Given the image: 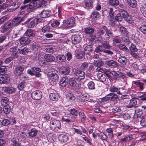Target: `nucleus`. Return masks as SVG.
<instances>
[{
    "instance_id": "nucleus-29",
    "label": "nucleus",
    "mask_w": 146,
    "mask_h": 146,
    "mask_svg": "<svg viewBox=\"0 0 146 146\" xmlns=\"http://www.w3.org/2000/svg\"><path fill=\"white\" fill-rule=\"evenodd\" d=\"M50 99L53 101H57L59 98V95L56 93H51L50 94Z\"/></svg>"
},
{
    "instance_id": "nucleus-27",
    "label": "nucleus",
    "mask_w": 146,
    "mask_h": 146,
    "mask_svg": "<svg viewBox=\"0 0 146 146\" xmlns=\"http://www.w3.org/2000/svg\"><path fill=\"white\" fill-rule=\"evenodd\" d=\"M57 61L60 62H64L66 60V56L60 54L56 56Z\"/></svg>"
},
{
    "instance_id": "nucleus-13",
    "label": "nucleus",
    "mask_w": 146,
    "mask_h": 146,
    "mask_svg": "<svg viewBox=\"0 0 146 146\" xmlns=\"http://www.w3.org/2000/svg\"><path fill=\"white\" fill-rule=\"evenodd\" d=\"M19 41L21 44L26 45L30 42L31 40L27 37H23L20 39Z\"/></svg>"
},
{
    "instance_id": "nucleus-36",
    "label": "nucleus",
    "mask_w": 146,
    "mask_h": 146,
    "mask_svg": "<svg viewBox=\"0 0 146 146\" xmlns=\"http://www.w3.org/2000/svg\"><path fill=\"white\" fill-rule=\"evenodd\" d=\"M134 84L137 86L139 87L140 90H143L144 89V84L139 81L134 82Z\"/></svg>"
},
{
    "instance_id": "nucleus-56",
    "label": "nucleus",
    "mask_w": 146,
    "mask_h": 146,
    "mask_svg": "<svg viewBox=\"0 0 146 146\" xmlns=\"http://www.w3.org/2000/svg\"><path fill=\"white\" fill-rule=\"evenodd\" d=\"M89 99V96L87 94H84L82 95V97L81 98V102L86 101H88Z\"/></svg>"
},
{
    "instance_id": "nucleus-30",
    "label": "nucleus",
    "mask_w": 146,
    "mask_h": 146,
    "mask_svg": "<svg viewBox=\"0 0 146 146\" xmlns=\"http://www.w3.org/2000/svg\"><path fill=\"white\" fill-rule=\"evenodd\" d=\"M94 29L92 27H89L85 28L84 30V32L87 35H91L94 33Z\"/></svg>"
},
{
    "instance_id": "nucleus-43",
    "label": "nucleus",
    "mask_w": 146,
    "mask_h": 146,
    "mask_svg": "<svg viewBox=\"0 0 146 146\" xmlns=\"http://www.w3.org/2000/svg\"><path fill=\"white\" fill-rule=\"evenodd\" d=\"M84 52H86V53H88L90 52H91L92 51V46L90 45H88L86 46L84 48Z\"/></svg>"
},
{
    "instance_id": "nucleus-32",
    "label": "nucleus",
    "mask_w": 146,
    "mask_h": 146,
    "mask_svg": "<svg viewBox=\"0 0 146 146\" xmlns=\"http://www.w3.org/2000/svg\"><path fill=\"white\" fill-rule=\"evenodd\" d=\"M127 2L128 5L131 7L135 8L137 6V3L136 0H127Z\"/></svg>"
},
{
    "instance_id": "nucleus-39",
    "label": "nucleus",
    "mask_w": 146,
    "mask_h": 146,
    "mask_svg": "<svg viewBox=\"0 0 146 146\" xmlns=\"http://www.w3.org/2000/svg\"><path fill=\"white\" fill-rule=\"evenodd\" d=\"M18 51L20 54H26L29 52V50L28 48L26 47L19 49Z\"/></svg>"
},
{
    "instance_id": "nucleus-60",
    "label": "nucleus",
    "mask_w": 146,
    "mask_h": 146,
    "mask_svg": "<svg viewBox=\"0 0 146 146\" xmlns=\"http://www.w3.org/2000/svg\"><path fill=\"white\" fill-rule=\"evenodd\" d=\"M129 49L131 52H135L137 51V49L136 46L133 44H132L129 47Z\"/></svg>"
},
{
    "instance_id": "nucleus-14",
    "label": "nucleus",
    "mask_w": 146,
    "mask_h": 146,
    "mask_svg": "<svg viewBox=\"0 0 146 146\" xmlns=\"http://www.w3.org/2000/svg\"><path fill=\"white\" fill-rule=\"evenodd\" d=\"M50 13L49 10H43L40 14V16L42 18H47L50 16Z\"/></svg>"
},
{
    "instance_id": "nucleus-3",
    "label": "nucleus",
    "mask_w": 146,
    "mask_h": 146,
    "mask_svg": "<svg viewBox=\"0 0 146 146\" xmlns=\"http://www.w3.org/2000/svg\"><path fill=\"white\" fill-rule=\"evenodd\" d=\"M50 126L52 130L57 131L60 129L61 123L59 121L54 119L50 121Z\"/></svg>"
},
{
    "instance_id": "nucleus-48",
    "label": "nucleus",
    "mask_w": 146,
    "mask_h": 146,
    "mask_svg": "<svg viewBox=\"0 0 146 146\" xmlns=\"http://www.w3.org/2000/svg\"><path fill=\"white\" fill-rule=\"evenodd\" d=\"M68 83L69 85L73 87H75L77 84V82L76 80L74 78H71L68 81Z\"/></svg>"
},
{
    "instance_id": "nucleus-18",
    "label": "nucleus",
    "mask_w": 146,
    "mask_h": 146,
    "mask_svg": "<svg viewBox=\"0 0 146 146\" xmlns=\"http://www.w3.org/2000/svg\"><path fill=\"white\" fill-rule=\"evenodd\" d=\"M106 63L108 66L112 68L117 67L118 66L117 63L113 60L107 61Z\"/></svg>"
},
{
    "instance_id": "nucleus-23",
    "label": "nucleus",
    "mask_w": 146,
    "mask_h": 146,
    "mask_svg": "<svg viewBox=\"0 0 146 146\" xmlns=\"http://www.w3.org/2000/svg\"><path fill=\"white\" fill-rule=\"evenodd\" d=\"M58 139L61 142H65L68 140V136L66 135L61 134L58 136Z\"/></svg>"
},
{
    "instance_id": "nucleus-51",
    "label": "nucleus",
    "mask_w": 146,
    "mask_h": 146,
    "mask_svg": "<svg viewBox=\"0 0 146 146\" xmlns=\"http://www.w3.org/2000/svg\"><path fill=\"white\" fill-rule=\"evenodd\" d=\"M42 31L44 33L49 32L50 31V27L46 25L43 27L42 29Z\"/></svg>"
},
{
    "instance_id": "nucleus-62",
    "label": "nucleus",
    "mask_w": 146,
    "mask_h": 146,
    "mask_svg": "<svg viewBox=\"0 0 146 146\" xmlns=\"http://www.w3.org/2000/svg\"><path fill=\"white\" fill-rule=\"evenodd\" d=\"M115 19L118 21H122V18L121 16L120 13L117 14V15L115 17Z\"/></svg>"
},
{
    "instance_id": "nucleus-33",
    "label": "nucleus",
    "mask_w": 146,
    "mask_h": 146,
    "mask_svg": "<svg viewBox=\"0 0 146 146\" xmlns=\"http://www.w3.org/2000/svg\"><path fill=\"white\" fill-rule=\"evenodd\" d=\"M4 91L5 92L9 94L14 93L15 91V89L13 87H5L4 88Z\"/></svg>"
},
{
    "instance_id": "nucleus-17",
    "label": "nucleus",
    "mask_w": 146,
    "mask_h": 146,
    "mask_svg": "<svg viewBox=\"0 0 146 146\" xmlns=\"http://www.w3.org/2000/svg\"><path fill=\"white\" fill-rule=\"evenodd\" d=\"M68 83V78L67 76L63 77L60 82V85L62 87H65Z\"/></svg>"
},
{
    "instance_id": "nucleus-41",
    "label": "nucleus",
    "mask_w": 146,
    "mask_h": 146,
    "mask_svg": "<svg viewBox=\"0 0 146 146\" xmlns=\"http://www.w3.org/2000/svg\"><path fill=\"white\" fill-rule=\"evenodd\" d=\"M100 17V14L98 12H94L92 14V17L94 19H97Z\"/></svg>"
},
{
    "instance_id": "nucleus-49",
    "label": "nucleus",
    "mask_w": 146,
    "mask_h": 146,
    "mask_svg": "<svg viewBox=\"0 0 146 146\" xmlns=\"http://www.w3.org/2000/svg\"><path fill=\"white\" fill-rule=\"evenodd\" d=\"M66 96L67 99L70 101L74 100L76 99L74 95L70 93L68 94Z\"/></svg>"
},
{
    "instance_id": "nucleus-44",
    "label": "nucleus",
    "mask_w": 146,
    "mask_h": 146,
    "mask_svg": "<svg viewBox=\"0 0 146 146\" xmlns=\"http://www.w3.org/2000/svg\"><path fill=\"white\" fill-rule=\"evenodd\" d=\"M132 139V137H131L130 136H125L124 137L120 139L119 142L121 143H122L124 142H125L127 141H129Z\"/></svg>"
},
{
    "instance_id": "nucleus-15",
    "label": "nucleus",
    "mask_w": 146,
    "mask_h": 146,
    "mask_svg": "<svg viewBox=\"0 0 146 146\" xmlns=\"http://www.w3.org/2000/svg\"><path fill=\"white\" fill-rule=\"evenodd\" d=\"M71 71L70 68L68 66H63L62 68L61 74L64 75H68Z\"/></svg>"
},
{
    "instance_id": "nucleus-22",
    "label": "nucleus",
    "mask_w": 146,
    "mask_h": 146,
    "mask_svg": "<svg viewBox=\"0 0 146 146\" xmlns=\"http://www.w3.org/2000/svg\"><path fill=\"white\" fill-rule=\"evenodd\" d=\"M109 91L113 93L116 92L117 94L119 95L121 94V93L120 92L118 88L114 85H111L110 87Z\"/></svg>"
},
{
    "instance_id": "nucleus-61",
    "label": "nucleus",
    "mask_w": 146,
    "mask_h": 146,
    "mask_svg": "<svg viewBox=\"0 0 146 146\" xmlns=\"http://www.w3.org/2000/svg\"><path fill=\"white\" fill-rule=\"evenodd\" d=\"M10 123V121L7 119H4L1 122L2 125L4 126L8 125Z\"/></svg>"
},
{
    "instance_id": "nucleus-64",
    "label": "nucleus",
    "mask_w": 146,
    "mask_h": 146,
    "mask_svg": "<svg viewBox=\"0 0 146 146\" xmlns=\"http://www.w3.org/2000/svg\"><path fill=\"white\" fill-rule=\"evenodd\" d=\"M102 45L103 48H107V49H110V48L111 46L110 45L108 42H104L102 43Z\"/></svg>"
},
{
    "instance_id": "nucleus-52",
    "label": "nucleus",
    "mask_w": 146,
    "mask_h": 146,
    "mask_svg": "<svg viewBox=\"0 0 146 146\" xmlns=\"http://www.w3.org/2000/svg\"><path fill=\"white\" fill-rule=\"evenodd\" d=\"M118 47L120 50L124 51H127L128 50V49L126 46L123 44H120L118 45Z\"/></svg>"
},
{
    "instance_id": "nucleus-35",
    "label": "nucleus",
    "mask_w": 146,
    "mask_h": 146,
    "mask_svg": "<svg viewBox=\"0 0 146 146\" xmlns=\"http://www.w3.org/2000/svg\"><path fill=\"white\" fill-rule=\"evenodd\" d=\"M3 106V111L4 113L6 114H9L11 111L10 106L9 104H7Z\"/></svg>"
},
{
    "instance_id": "nucleus-47",
    "label": "nucleus",
    "mask_w": 146,
    "mask_h": 146,
    "mask_svg": "<svg viewBox=\"0 0 146 146\" xmlns=\"http://www.w3.org/2000/svg\"><path fill=\"white\" fill-rule=\"evenodd\" d=\"M85 7L88 8H91L92 7V0H88L85 2Z\"/></svg>"
},
{
    "instance_id": "nucleus-9",
    "label": "nucleus",
    "mask_w": 146,
    "mask_h": 146,
    "mask_svg": "<svg viewBox=\"0 0 146 146\" xmlns=\"http://www.w3.org/2000/svg\"><path fill=\"white\" fill-rule=\"evenodd\" d=\"M11 21L13 26H15L18 25L22 21H24V20L23 18L18 17L15 18Z\"/></svg>"
},
{
    "instance_id": "nucleus-20",
    "label": "nucleus",
    "mask_w": 146,
    "mask_h": 146,
    "mask_svg": "<svg viewBox=\"0 0 146 146\" xmlns=\"http://www.w3.org/2000/svg\"><path fill=\"white\" fill-rule=\"evenodd\" d=\"M118 60L122 66H124L127 63V59L124 56H121L119 58Z\"/></svg>"
},
{
    "instance_id": "nucleus-59",
    "label": "nucleus",
    "mask_w": 146,
    "mask_h": 146,
    "mask_svg": "<svg viewBox=\"0 0 146 146\" xmlns=\"http://www.w3.org/2000/svg\"><path fill=\"white\" fill-rule=\"evenodd\" d=\"M135 113H136L137 117H140L142 114L143 112L141 110L137 109L135 110Z\"/></svg>"
},
{
    "instance_id": "nucleus-25",
    "label": "nucleus",
    "mask_w": 146,
    "mask_h": 146,
    "mask_svg": "<svg viewBox=\"0 0 146 146\" xmlns=\"http://www.w3.org/2000/svg\"><path fill=\"white\" fill-rule=\"evenodd\" d=\"M137 99L136 98H133L130 100L129 105L127 106V107L131 108L132 107L134 106L137 105Z\"/></svg>"
},
{
    "instance_id": "nucleus-53",
    "label": "nucleus",
    "mask_w": 146,
    "mask_h": 146,
    "mask_svg": "<svg viewBox=\"0 0 146 146\" xmlns=\"http://www.w3.org/2000/svg\"><path fill=\"white\" fill-rule=\"evenodd\" d=\"M98 136L102 140H106L107 138L106 135L103 132H101L99 133Z\"/></svg>"
},
{
    "instance_id": "nucleus-28",
    "label": "nucleus",
    "mask_w": 146,
    "mask_h": 146,
    "mask_svg": "<svg viewBox=\"0 0 146 146\" xmlns=\"http://www.w3.org/2000/svg\"><path fill=\"white\" fill-rule=\"evenodd\" d=\"M97 77L98 80L100 81L104 82L106 81L107 78V76L105 74H103L101 73L98 74Z\"/></svg>"
},
{
    "instance_id": "nucleus-8",
    "label": "nucleus",
    "mask_w": 146,
    "mask_h": 146,
    "mask_svg": "<svg viewBox=\"0 0 146 146\" xmlns=\"http://www.w3.org/2000/svg\"><path fill=\"white\" fill-rule=\"evenodd\" d=\"M71 39L72 43L75 45L79 43L82 40L80 35H73Z\"/></svg>"
},
{
    "instance_id": "nucleus-5",
    "label": "nucleus",
    "mask_w": 146,
    "mask_h": 146,
    "mask_svg": "<svg viewBox=\"0 0 146 146\" xmlns=\"http://www.w3.org/2000/svg\"><path fill=\"white\" fill-rule=\"evenodd\" d=\"M95 52L96 53L103 52L111 56L113 54V52L111 50H105L102 45H99L95 48Z\"/></svg>"
},
{
    "instance_id": "nucleus-1",
    "label": "nucleus",
    "mask_w": 146,
    "mask_h": 146,
    "mask_svg": "<svg viewBox=\"0 0 146 146\" xmlns=\"http://www.w3.org/2000/svg\"><path fill=\"white\" fill-rule=\"evenodd\" d=\"M74 72L76 76V78L79 81H80L84 79L85 73L82 70L78 68H75L74 69Z\"/></svg>"
},
{
    "instance_id": "nucleus-12",
    "label": "nucleus",
    "mask_w": 146,
    "mask_h": 146,
    "mask_svg": "<svg viewBox=\"0 0 146 146\" xmlns=\"http://www.w3.org/2000/svg\"><path fill=\"white\" fill-rule=\"evenodd\" d=\"M10 78L7 75H3L0 78V84H7L9 82Z\"/></svg>"
},
{
    "instance_id": "nucleus-10",
    "label": "nucleus",
    "mask_w": 146,
    "mask_h": 146,
    "mask_svg": "<svg viewBox=\"0 0 146 146\" xmlns=\"http://www.w3.org/2000/svg\"><path fill=\"white\" fill-rule=\"evenodd\" d=\"M48 76L50 80L54 82L57 81L59 78V76L58 74L53 72L48 74Z\"/></svg>"
},
{
    "instance_id": "nucleus-58",
    "label": "nucleus",
    "mask_w": 146,
    "mask_h": 146,
    "mask_svg": "<svg viewBox=\"0 0 146 146\" xmlns=\"http://www.w3.org/2000/svg\"><path fill=\"white\" fill-rule=\"evenodd\" d=\"M69 27L68 26L66 23V21L64 20L63 21V24L60 26V28L63 29H67Z\"/></svg>"
},
{
    "instance_id": "nucleus-37",
    "label": "nucleus",
    "mask_w": 146,
    "mask_h": 146,
    "mask_svg": "<svg viewBox=\"0 0 146 146\" xmlns=\"http://www.w3.org/2000/svg\"><path fill=\"white\" fill-rule=\"evenodd\" d=\"M11 141L13 146H21V144L19 143V140L17 138H14L11 139Z\"/></svg>"
},
{
    "instance_id": "nucleus-63",
    "label": "nucleus",
    "mask_w": 146,
    "mask_h": 146,
    "mask_svg": "<svg viewBox=\"0 0 146 146\" xmlns=\"http://www.w3.org/2000/svg\"><path fill=\"white\" fill-rule=\"evenodd\" d=\"M70 113L74 115L77 116L78 115V112L77 110L74 109H70Z\"/></svg>"
},
{
    "instance_id": "nucleus-2",
    "label": "nucleus",
    "mask_w": 146,
    "mask_h": 146,
    "mask_svg": "<svg viewBox=\"0 0 146 146\" xmlns=\"http://www.w3.org/2000/svg\"><path fill=\"white\" fill-rule=\"evenodd\" d=\"M118 98V96L117 94L114 93H111L103 97L102 101L103 102H106L108 101H114Z\"/></svg>"
},
{
    "instance_id": "nucleus-4",
    "label": "nucleus",
    "mask_w": 146,
    "mask_h": 146,
    "mask_svg": "<svg viewBox=\"0 0 146 146\" xmlns=\"http://www.w3.org/2000/svg\"><path fill=\"white\" fill-rule=\"evenodd\" d=\"M29 5L28 7L29 9H32L36 7L38 3L40 5L45 4L46 1L44 0H32Z\"/></svg>"
},
{
    "instance_id": "nucleus-11",
    "label": "nucleus",
    "mask_w": 146,
    "mask_h": 146,
    "mask_svg": "<svg viewBox=\"0 0 146 146\" xmlns=\"http://www.w3.org/2000/svg\"><path fill=\"white\" fill-rule=\"evenodd\" d=\"M109 29L105 26H103L97 30V34L99 35H102L104 32L106 33Z\"/></svg>"
},
{
    "instance_id": "nucleus-34",
    "label": "nucleus",
    "mask_w": 146,
    "mask_h": 146,
    "mask_svg": "<svg viewBox=\"0 0 146 146\" xmlns=\"http://www.w3.org/2000/svg\"><path fill=\"white\" fill-rule=\"evenodd\" d=\"M113 33L111 29H110L109 30L107 31L105 34L104 37L107 40H108L112 36Z\"/></svg>"
},
{
    "instance_id": "nucleus-6",
    "label": "nucleus",
    "mask_w": 146,
    "mask_h": 146,
    "mask_svg": "<svg viewBox=\"0 0 146 146\" xmlns=\"http://www.w3.org/2000/svg\"><path fill=\"white\" fill-rule=\"evenodd\" d=\"M31 96L34 100H39L42 98V93L39 90H36L31 93Z\"/></svg>"
},
{
    "instance_id": "nucleus-40",
    "label": "nucleus",
    "mask_w": 146,
    "mask_h": 146,
    "mask_svg": "<svg viewBox=\"0 0 146 146\" xmlns=\"http://www.w3.org/2000/svg\"><path fill=\"white\" fill-rule=\"evenodd\" d=\"M38 131L35 128L31 129V131L29 133V135L32 137H34L37 134Z\"/></svg>"
},
{
    "instance_id": "nucleus-31",
    "label": "nucleus",
    "mask_w": 146,
    "mask_h": 146,
    "mask_svg": "<svg viewBox=\"0 0 146 146\" xmlns=\"http://www.w3.org/2000/svg\"><path fill=\"white\" fill-rule=\"evenodd\" d=\"M75 22V19L74 18L71 17L68 19L66 21V23L69 27H73L74 25Z\"/></svg>"
},
{
    "instance_id": "nucleus-7",
    "label": "nucleus",
    "mask_w": 146,
    "mask_h": 146,
    "mask_svg": "<svg viewBox=\"0 0 146 146\" xmlns=\"http://www.w3.org/2000/svg\"><path fill=\"white\" fill-rule=\"evenodd\" d=\"M42 19H41L36 18L31 21L28 24V26L30 28L33 27L35 25L42 22Z\"/></svg>"
},
{
    "instance_id": "nucleus-26",
    "label": "nucleus",
    "mask_w": 146,
    "mask_h": 146,
    "mask_svg": "<svg viewBox=\"0 0 146 146\" xmlns=\"http://www.w3.org/2000/svg\"><path fill=\"white\" fill-rule=\"evenodd\" d=\"M44 58L46 61L48 62H51L54 61L55 58L54 56L51 54H47L45 55Z\"/></svg>"
},
{
    "instance_id": "nucleus-57",
    "label": "nucleus",
    "mask_w": 146,
    "mask_h": 146,
    "mask_svg": "<svg viewBox=\"0 0 146 146\" xmlns=\"http://www.w3.org/2000/svg\"><path fill=\"white\" fill-rule=\"evenodd\" d=\"M88 85V88L90 89L93 90L95 89V84L93 82L91 81L89 82Z\"/></svg>"
},
{
    "instance_id": "nucleus-19",
    "label": "nucleus",
    "mask_w": 146,
    "mask_h": 146,
    "mask_svg": "<svg viewBox=\"0 0 146 146\" xmlns=\"http://www.w3.org/2000/svg\"><path fill=\"white\" fill-rule=\"evenodd\" d=\"M25 36L29 37H33L35 35V32L32 29H28L25 32Z\"/></svg>"
},
{
    "instance_id": "nucleus-45",
    "label": "nucleus",
    "mask_w": 146,
    "mask_h": 146,
    "mask_svg": "<svg viewBox=\"0 0 146 146\" xmlns=\"http://www.w3.org/2000/svg\"><path fill=\"white\" fill-rule=\"evenodd\" d=\"M94 64L97 66H101L104 65V62L101 60H94Z\"/></svg>"
},
{
    "instance_id": "nucleus-50",
    "label": "nucleus",
    "mask_w": 146,
    "mask_h": 146,
    "mask_svg": "<svg viewBox=\"0 0 146 146\" xmlns=\"http://www.w3.org/2000/svg\"><path fill=\"white\" fill-rule=\"evenodd\" d=\"M7 68L4 66L0 67V76L4 74L7 72Z\"/></svg>"
},
{
    "instance_id": "nucleus-46",
    "label": "nucleus",
    "mask_w": 146,
    "mask_h": 146,
    "mask_svg": "<svg viewBox=\"0 0 146 146\" xmlns=\"http://www.w3.org/2000/svg\"><path fill=\"white\" fill-rule=\"evenodd\" d=\"M119 1L118 0H109V4L112 6H116L119 4Z\"/></svg>"
},
{
    "instance_id": "nucleus-54",
    "label": "nucleus",
    "mask_w": 146,
    "mask_h": 146,
    "mask_svg": "<svg viewBox=\"0 0 146 146\" xmlns=\"http://www.w3.org/2000/svg\"><path fill=\"white\" fill-rule=\"evenodd\" d=\"M139 31L143 34H146V25L145 24L142 25L140 27Z\"/></svg>"
},
{
    "instance_id": "nucleus-21",
    "label": "nucleus",
    "mask_w": 146,
    "mask_h": 146,
    "mask_svg": "<svg viewBox=\"0 0 146 146\" xmlns=\"http://www.w3.org/2000/svg\"><path fill=\"white\" fill-rule=\"evenodd\" d=\"M24 70V68L21 66L16 67L15 70V74L16 76H19L22 74Z\"/></svg>"
},
{
    "instance_id": "nucleus-24",
    "label": "nucleus",
    "mask_w": 146,
    "mask_h": 146,
    "mask_svg": "<svg viewBox=\"0 0 146 146\" xmlns=\"http://www.w3.org/2000/svg\"><path fill=\"white\" fill-rule=\"evenodd\" d=\"M84 56V52L80 50L77 51L75 54V56L76 58L78 59H82Z\"/></svg>"
},
{
    "instance_id": "nucleus-38",
    "label": "nucleus",
    "mask_w": 146,
    "mask_h": 146,
    "mask_svg": "<svg viewBox=\"0 0 146 146\" xmlns=\"http://www.w3.org/2000/svg\"><path fill=\"white\" fill-rule=\"evenodd\" d=\"M9 102V99L7 97H3L2 98L1 100V102L2 106H4L6 105V104H7Z\"/></svg>"
},
{
    "instance_id": "nucleus-16",
    "label": "nucleus",
    "mask_w": 146,
    "mask_h": 146,
    "mask_svg": "<svg viewBox=\"0 0 146 146\" xmlns=\"http://www.w3.org/2000/svg\"><path fill=\"white\" fill-rule=\"evenodd\" d=\"M9 51L11 55L14 58H15L17 57V54L18 52L17 51L16 47L13 46L10 48Z\"/></svg>"
},
{
    "instance_id": "nucleus-42",
    "label": "nucleus",
    "mask_w": 146,
    "mask_h": 146,
    "mask_svg": "<svg viewBox=\"0 0 146 146\" xmlns=\"http://www.w3.org/2000/svg\"><path fill=\"white\" fill-rule=\"evenodd\" d=\"M27 84L25 81H23L20 83L18 86V88L19 90H22L23 88L25 87Z\"/></svg>"
},
{
    "instance_id": "nucleus-55",
    "label": "nucleus",
    "mask_w": 146,
    "mask_h": 146,
    "mask_svg": "<svg viewBox=\"0 0 146 146\" xmlns=\"http://www.w3.org/2000/svg\"><path fill=\"white\" fill-rule=\"evenodd\" d=\"M122 17L125 19L129 16L125 10H123L120 12Z\"/></svg>"
}]
</instances>
